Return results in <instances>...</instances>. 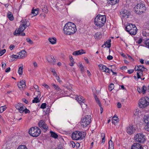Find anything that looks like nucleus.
<instances>
[{
	"mask_svg": "<svg viewBox=\"0 0 149 149\" xmlns=\"http://www.w3.org/2000/svg\"><path fill=\"white\" fill-rule=\"evenodd\" d=\"M77 30L75 25L72 22L66 23L63 29L64 33L68 35L74 34Z\"/></svg>",
	"mask_w": 149,
	"mask_h": 149,
	"instance_id": "obj_1",
	"label": "nucleus"
},
{
	"mask_svg": "<svg viewBox=\"0 0 149 149\" xmlns=\"http://www.w3.org/2000/svg\"><path fill=\"white\" fill-rule=\"evenodd\" d=\"M120 15L122 18L127 19L131 16V13L128 10L122 9L120 12Z\"/></svg>",
	"mask_w": 149,
	"mask_h": 149,
	"instance_id": "obj_7",
	"label": "nucleus"
},
{
	"mask_svg": "<svg viewBox=\"0 0 149 149\" xmlns=\"http://www.w3.org/2000/svg\"><path fill=\"white\" fill-rule=\"evenodd\" d=\"M7 17L11 21H12L14 19L13 16L11 13L9 11L7 14Z\"/></svg>",
	"mask_w": 149,
	"mask_h": 149,
	"instance_id": "obj_27",
	"label": "nucleus"
},
{
	"mask_svg": "<svg viewBox=\"0 0 149 149\" xmlns=\"http://www.w3.org/2000/svg\"><path fill=\"white\" fill-rule=\"evenodd\" d=\"M135 12L137 14L141 15L146 10V7L143 2H140L137 4L134 8Z\"/></svg>",
	"mask_w": 149,
	"mask_h": 149,
	"instance_id": "obj_3",
	"label": "nucleus"
},
{
	"mask_svg": "<svg viewBox=\"0 0 149 149\" xmlns=\"http://www.w3.org/2000/svg\"><path fill=\"white\" fill-rule=\"evenodd\" d=\"M46 103H43L41 105L40 108L42 109H44L46 107Z\"/></svg>",
	"mask_w": 149,
	"mask_h": 149,
	"instance_id": "obj_48",
	"label": "nucleus"
},
{
	"mask_svg": "<svg viewBox=\"0 0 149 149\" xmlns=\"http://www.w3.org/2000/svg\"><path fill=\"white\" fill-rule=\"evenodd\" d=\"M80 137L77 131L74 132L72 135V138L73 140H77L80 139Z\"/></svg>",
	"mask_w": 149,
	"mask_h": 149,
	"instance_id": "obj_12",
	"label": "nucleus"
},
{
	"mask_svg": "<svg viewBox=\"0 0 149 149\" xmlns=\"http://www.w3.org/2000/svg\"><path fill=\"white\" fill-rule=\"evenodd\" d=\"M40 130L38 127H34L31 128L29 130V134L33 137H37L40 134Z\"/></svg>",
	"mask_w": 149,
	"mask_h": 149,
	"instance_id": "obj_4",
	"label": "nucleus"
},
{
	"mask_svg": "<svg viewBox=\"0 0 149 149\" xmlns=\"http://www.w3.org/2000/svg\"><path fill=\"white\" fill-rule=\"evenodd\" d=\"M84 50L83 49H81L77 51H76L74 52L72 54L74 56H77L79 55H81L83 54H85L86 53L85 52H84Z\"/></svg>",
	"mask_w": 149,
	"mask_h": 149,
	"instance_id": "obj_18",
	"label": "nucleus"
},
{
	"mask_svg": "<svg viewBox=\"0 0 149 149\" xmlns=\"http://www.w3.org/2000/svg\"><path fill=\"white\" fill-rule=\"evenodd\" d=\"M135 131V128L133 125H130L127 128V132L129 134H133Z\"/></svg>",
	"mask_w": 149,
	"mask_h": 149,
	"instance_id": "obj_13",
	"label": "nucleus"
},
{
	"mask_svg": "<svg viewBox=\"0 0 149 149\" xmlns=\"http://www.w3.org/2000/svg\"><path fill=\"white\" fill-rule=\"evenodd\" d=\"M145 46L149 49V39L145 40L143 42Z\"/></svg>",
	"mask_w": 149,
	"mask_h": 149,
	"instance_id": "obj_35",
	"label": "nucleus"
},
{
	"mask_svg": "<svg viewBox=\"0 0 149 149\" xmlns=\"http://www.w3.org/2000/svg\"><path fill=\"white\" fill-rule=\"evenodd\" d=\"M131 149H143L142 146L139 143H134L132 146Z\"/></svg>",
	"mask_w": 149,
	"mask_h": 149,
	"instance_id": "obj_14",
	"label": "nucleus"
},
{
	"mask_svg": "<svg viewBox=\"0 0 149 149\" xmlns=\"http://www.w3.org/2000/svg\"><path fill=\"white\" fill-rule=\"evenodd\" d=\"M25 108V107H20L21 109H19L18 110L21 113H23L24 112V110Z\"/></svg>",
	"mask_w": 149,
	"mask_h": 149,
	"instance_id": "obj_46",
	"label": "nucleus"
},
{
	"mask_svg": "<svg viewBox=\"0 0 149 149\" xmlns=\"http://www.w3.org/2000/svg\"><path fill=\"white\" fill-rule=\"evenodd\" d=\"M145 128L146 130L149 131V124H146V125L145 126Z\"/></svg>",
	"mask_w": 149,
	"mask_h": 149,
	"instance_id": "obj_57",
	"label": "nucleus"
},
{
	"mask_svg": "<svg viewBox=\"0 0 149 149\" xmlns=\"http://www.w3.org/2000/svg\"><path fill=\"white\" fill-rule=\"evenodd\" d=\"M138 66L139 72H137L136 74L138 79H139L141 78V77L142 76L143 72L146 71L147 69L143 65H139Z\"/></svg>",
	"mask_w": 149,
	"mask_h": 149,
	"instance_id": "obj_10",
	"label": "nucleus"
},
{
	"mask_svg": "<svg viewBox=\"0 0 149 149\" xmlns=\"http://www.w3.org/2000/svg\"><path fill=\"white\" fill-rule=\"evenodd\" d=\"M105 15H98L95 18V24L97 27L100 28L103 26L106 21Z\"/></svg>",
	"mask_w": 149,
	"mask_h": 149,
	"instance_id": "obj_2",
	"label": "nucleus"
},
{
	"mask_svg": "<svg viewBox=\"0 0 149 149\" xmlns=\"http://www.w3.org/2000/svg\"><path fill=\"white\" fill-rule=\"evenodd\" d=\"M76 99L79 103H81L83 100H85L84 99L83 97L80 96H79L76 97Z\"/></svg>",
	"mask_w": 149,
	"mask_h": 149,
	"instance_id": "obj_33",
	"label": "nucleus"
},
{
	"mask_svg": "<svg viewBox=\"0 0 149 149\" xmlns=\"http://www.w3.org/2000/svg\"><path fill=\"white\" fill-rule=\"evenodd\" d=\"M21 22L22 23L21 24H23L26 27L29 26L30 25V23L29 24H27V22L26 19H22Z\"/></svg>",
	"mask_w": 149,
	"mask_h": 149,
	"instance_id": "obj_32",
	"label": "nucleus"
},
{
	"mask_svg": "<svg viewBox=\"0 0 149 149\" xmlns=\"http://www.w3.org/2000/svg\"><path fill=\"white\" fill-rule=\"evenodd\" d=\"M26 40L27 42H28L30 44H32L33 43V42L32 40H31L29 38H26Z\"/></svg>",
	"mask_w": 149,
	"mask_h": 149,
	"instance_id": "obj_47",
	"label": "nucleus"
},
{
	"mask_svg": "<svg viewBox=\"0 0 149 149\" xmlns=\"http://www.w3.org/2000/svg\"><path fill=\"white\" fill-rule=\"evenodd\" d=\"M27 56L26 52L24 50H22L19 52V58H23Z\"/></svg>",
	"mask_w": 149,
	"mask_h": 149,
	"instance_id": "obj_16",
	"label": "nucleus"
},
{
	"mask_svg": "<svg viewBox=\"0 0 149 149\" xmlns=\"http://www.w3.org/2000/svg\"><path fill=\"white\" fill-rule=\"evenodd\" d=\"M118 117L114 115V116L113 117L112 119V123L113 124H114L115 125V123L118 122Z\"/></svg>",
	"mask_w": 149,
	"mask_h": 149,
	"instance_id": "obj_29",
	"label": "nucleus"
},
{
	"mask_svg": "<svg viewBox=\"0 0 149 149\" xmlns=\"http://www.w3.org/2000/svg\"><path fill=\"white\" fill-rule=\"evenodd\" d=\"M79 133V136L80 137V139H83V138L85 137L86 135L84 134V132H80L79 131H77Z\"/></svg>",
	"mask_w": 149,
	"mask_h": 149,
	"instance_id": "obj_31",
	"label": "nucleus"
},
{
	"mask_svg": "<svg viewBox=\"0 0 149 149\" xmlns=\"http://www.w3.org/2000/svg\"><path fill=\"white\" fill-rule=\"evenodd\" d=\"M142 89V93H143V94H145L147 90V88L146 86L144 85L143 86Z\"/></svg>",
	"mask_w": 149,
	"mask_h": 149,
	"instance_id": "obj_37",
	"label": "nucleus"
},
{
	"mask_svg": "<svg viewBox=\"0 0 149 149\" xmlns=\"http://www.w3.org/2000/svg\"><path fill=\"white\" fill-rule=\"evenodd\" d=\"M24 112L26 114L27 113H30V111L28 109H27V108H25L24 109Z\"/></svg>",
	"mask_w": 149,
	"mask_h": 149,
	"instance_id": "obj_52",
	"label": "nucleus"
},
{
	"mask_svg": "<svg viewBox=\"0 0 149 149\" xmlns=\"http://www.w3.org/2000/svg\"><path fill=\"white\" fill-rule=\"evenodd\" d=\"M134 70L132 69L129 70H128V72L129 74H131L133 73Z\"/></svg>",
	"mask_w": 149,
	"mask_h": 149,
	"instance_id": "obj_62",
	"label": "nucleus"
},
{
	"mask_svg": "<svg viewBox=\"0 0 149 149\" xmlns=\"http://www.w3.org/2000/svg\"><path fill=\"white\" fill-rule=\"evenodd\" d=\"M148 97H145L141 98L139 100V106L141 108H145L149 104V102L148 101Z\"/></svg>",
	"mask_w": 149,
	"mask_h": 149,
	"instance_id": "obj_6",
	"label": "nucleus"
},
{
	"mask_svg": "<svg viewBox=\"0 0 149 149\" xmlns=\"http://www.w3.org/2000/svg\"><path fill=\"white\" fill-rule=\"evenodd\" d=\"M110 71V70L107 67H106V68L105 69V70L104 71L107 72L109 73Z\"/></svg>",
	"mask_w": 149,
	"mask_h": 149,
	"instance_id": "obj_61",
	"label": "nucleus"
},
{
	"mask_svg": "<svg viewBox=\"0 0 149 149\" xmlns=\"http://www.w3.org/2000/svg\"><path fill=\"white\" fill-rule=\"evenodd\" d=\"M42 11L45 13H47L48 12L47 7L46 6H43L42 7Z\"/></svg>",
	"mask_w": 149,
	"mask_h": 149,
	"instance_id": "obj_39",
	"label": "nucleus"
},
{
	"mask_svg": "<svg viewBox=\"0 0 149 149\" xmlns=\"http://www.w3.org/2000/svg\"><path fill=\"white\" fill-rule=\"evenodd\" d=\"M114 87L113 84L111 83L109 86V89L110 91H111L113 89Z\"/></svg>",
	"mask_w": 149,
	"mask_h": 149,
	"instance_id": "obj_40",
	"label": "nucleus"
},
{
	"mask_svg": "<svg viewBox=\"0 0 149 149\" xmlns=\"http://www.w3.org/2000/svg\"><path fill=\"white\" fill-rule=\"evenodd\" d=\"M135 26L134 24H129L125 27V30L127 31L130 30L132 29L133 28L134 26Z\"/></svg>",
	"mask_w": 149,
	"mask_h": 149,
	"instance_id": "obj_20",
	"label": "nucleus"
},
{
	"mask_svg": "<svg viewBox=\"0 0 149 149\" xmlns=\"http://www.w3.org/2000/svg\"><path fill=\"white\" fill-rule=\"evenodd\" d=\"M17 149H27V148L26 146L23 145L19 146Z\"/></svg>",
	"mask_w": 149,
	"mask_h": 149,
	"instance_id": "obj_44",
	"label": "nucleus"
},
{
	"mask_svg": "<svg viewBox=\"0 0 149 149\" xmlns=\"http://www.w3.org/2000/svg\"><path fill=\"white\" fill-rule=\"evenodd\" d=\"M15 47V46L13 45H11L9 47V48L11 50H12Z\"/></svg>",
	"mask_w": 149,
	"mask_h": 149,
	"instance_id": "obj_63",
	"label": "nucleus"
},
{
	"mask_svg": "<svg viewBox=\"0 0 149 149\" xmlns=\"http://www.w3.org/2000/svg\"><path fill=\"white\" fill-rule=\"evenodd\" d=\"M6 52L5 49H2L1 51H0V56H1L4 54Z\"/></svg>",
	"mask_w": 149,
	"mask_h": 149,
	"instance_id": "obj_50",
	"label": "nucleus"
},
{
	"mask_svg": "<svg viewBox=\"0 0 149 149\" xmlns=\"http://www.w3.org/2000/svg\"><path fill=\"white\" fill-rule=\"evenodd\" d=\"M112 137H111V139L109 141V149H114V144L113 141L111 140Z\"/></svg>",
	"mask_w": 149,
	"mask_h": 149,
	"instance_id": "obj_25",
	"label": "nucleus"
},
{
	"mask_svg": "<svg viewBox=\"0 0 149 149\" xmlns=\"http://www.w3.org/2000/svg\"><path fill=\"white\" fill-rule=\"evenodd\" d=\"M143 121L147 124H149V116H144Z\"/></svg>",
	"mask_w": 149,
	"mask_h": 149,
	"instance_id": "obj_24",
	"label": "nucleus"
},
{
	"mask_svg": "<svg viewBox=\"0 0 149 149\" xmlns=\"http://www.w3.org/2000/svg\"><path fill=\"white\" fill-rule=\"evenodd\" d=\"M7 108L5 106H1L0 107V113L3 112Z\"/></svg>",
	"mask_w": 149,
	"mask_h": 149,
	"instance_id": "obj_38",
	"label": "nucleus"
},
{
	"mask_svg": "<svg viewBox=\"0 0 149 149\" xmlns=\"http://www.w3.org/2000/svg\"><path fill=\"white\" fill-rule=\"evenodd\" d=\"M49 41L52 44H54L56 42V38H49L48 39Z\"/></svg>",
	"mask_w": 149,
	"mask_h": 149,
	"instance_id": "obj_26",
	"label": "nucleus"
},
{
	"mask_svg": "<svg viewBox=\"0 0 149 149\" xmlns=\"http://www.w3.org/2000/svg\"><path fill=\"white\" fill-rule=\"evenodd\" d=\"M38 125L42 129L44 130L45 131L47 130L48 128V127L43 120H41L39 122Z\"/></svg>",
	"mask_w": 149,
	"mask_h": 149,
	"instance_id": "obj_11",
	"label": "nucleus"
},
{
	"mask_svg": "<svg viewBox=\"0 0 149 149\" xmlns=\"http://www.w3.org/2000/svg\"><path fill=\"white\" fill-rule=\"evenodd\" d=\"M111 41V39L108 40L107 41L105 42L104 44V45L106 47L108 48H110L111 46V44L110 43Z\"/></svg>",
	"mask_w": 149,
	"mask_h": 149,
	"instance_id": "obj_22",
	"label": "nucleus"
},
{
	"mask_svg": "<svg viewBox=\"0 0 149 149\" xmlns=\"http://www.w3.org/2000/svg\"><path fill=\"white\" fill-rule=\"evenodd\" d=\"M52 85L54 87L55 90H56L57 91H59L61 90V89L58 86L56 85L55 84L52 83Z\"/></svg>",
	"mask_w": 149,
	"mask_h": 149,
	"instance_id": "obj_36",
	"label": "nucleus"
},
{
	"mask_svg": "<svg viewBox=\"0 0 149 149\" xmlns=\"http://www.w3.org/2000/svg\"><path fill=\"white\" fill-rule=\"evenodd\" d=\"M26 27V26H24L23 25L21 24L19 28L18 29H17L14 32V35L16 36H20V33L21 32H23Z\"/></svg>",
	"mask_w": 149,
	"mask_h": 149,
	"instance_id": "obj_9",
	"label": "nucleus"
},
{
	"mask_svg": "<svg viewBox=\"0 0 149 149\" xmlns=\"http://www.w3.org/2000/svg\"><path fill=\"white\" fill-rule=\"evenodd\" d=\"M37 92L38 93V95L36 97L34 98V99L32 100V102L33 103H37L40 102L38 97H40V93L38 91H37Z\"/></svg>",
	"mask_w": 149,
	"mask_h": 149,
	"instance_id": "obj_19",
	"label": "nucleus"
},
{
	"mask_svg": "<svg viewBox=\"0 0 149 149\" xmlns=\"http://www.w3.org/2000/svg\"><path fill=\"white\" fill-rule=\"evenodd\" d=\"M47 60L49 62L53 65H54L56 62V59L54 58V57L52 56H49L48 58L47 57Z\"/></svg>",
	"mask_w": 149,
	"mask_h": 149,
	"instance_id": "obj_17",
	"label": "nucleus"
},
{
	"mask_svg": "<svg viewBox=\"0 0 149 149\" xmlns=\"http://www.w3.org/2000/svg\"><path fill=\"white\" fill-rule=\"evenodd\" d=\"M119 0H108L107 3L111 5H113L118 3Z\"/></svg>",
	"mask_w": 149,
	"mask_h": 149,
	"instance_id": "obj_21",
	"label": "nucleus"
},
{
	"mask_svg": "<svg viewBox=\"0 0 149 149\" xmlns=\"http://www.w3.org/2000/svg\"><path fill=\"white\" fill-rule=\"evenodd\" d=\"M91 117L90 116L86 115L81 119V122L80 124L83 127H87L90 124L91 122Z\"/></svg>",
	"mask_w": 149,
	"mask_h": 149,
	"instance_id": "obj_5",
	"label": "nucleus"
},
{
	"mask_svg": "<svg viewBox=\"0 0 149 149\" xmlns=\"http://www.w3.org/2000/svg\"><path fill=\"white\" fill-rule=\"evenodd\" d=\"M33 65L34 67L35 68H37L38 67V65L37 63L35 61H33Z\"/></svg>",
	"mask_w": 149,
	"mask_h": 149,
	"instance_id": "obj_59",
	"label": "nucleus"
},
{
	"mask_svg": "<svg viewBox=\"0 0 149 149\" xmlns=\"http://www.w3.org/2000/svg\"><path fill=\"white\" fill-rule=\"evenodd\" d=\"M79 67L81 69V72H83L84 70V68L82 64H80Z\"/></svg>",
	"mask_w": 149,
	"mask_h": 149,
	"instance_id": "obj_49",
	"label": "nucleus"
},
{
	"mask_svg": "<svg viewBox=\"0 0 149 149\" xmlns=\"http://www.w3.org/2000/svg\"><path fill=\"white\" fill-rule=\"evenodd\" d=\"M142 40L143 39L141 38H139L137 41V42L139 44H140L142 42Z\"/></svg>",
	"mask_w": 149,
	"mask_h": 149,
	"instance_id": "obj_55",
	"label": "nucleus"
},
{
	"mask_svg": "<svg viewBox=\"0 0 149 149\" xmlns=\"http://www.w3.org/2000/svg\"><path fill=\"white\" fill-rule=\"evenodd\" d=\"M94 97L97 103L98 104L99 106L100 107H101V102L99 100L98 98L97 97V95H95V94H94Z\"/></svg>",
	"mask_w": 149,
	"mask_h": 149,
	"instance_id": "obj_34",
	"label": "nucleus"
},
{
	"mask_svg": "<svg viewBox=\"0 0 149 149\" xmlns=\"http://www.w3.org/2000/svg\"><path fill=\"white\" fill-rule=\"evenodd\" d=\"M39 9L38 8H36L35 9H32L31 11V13L34 16H36L38 13Z\"/></svg>",
	"mask_w": 149,
	"mask_h": 149,
	"instance_id": "obj_30",
	"label": "nucleus"
},
{
	"mask_svg": "<svg viewBox=\"0 0 149 149\" xmlns=\"http://www.w3.org/2000/svg\"><path fill=\"white\" fill-rule=\"evenodd\" d=\"M148 29L147 30H146V31H143L142 33H143V35L144 36H147L148 34L147 33V32H148L147 31H148Z\"/></svg>",
	"mask_w": 149,
	"mask_h": 149,
	"instance_id": "obj_54",
	"label": "nucleus"
},
{
	"mask_svg": "<svg viewBox=\"0 0 149 149\" xmlns=\"http://www.w3.org/2000/svg\"><path fill=\"white\" fill-rule=\"evenodd\" d=\"M101 136L102 137H103L102 139V142L104 143L105 141V134L104 133H102L101 134Z\"/></svg>",
	"mask_w": 149,
	"mask_h": 149,
	"instance_id": "obj_45",
	"label": "nucleus"
},
{
	"mask_svg": "<svg viewBox=\"0 0 149 149\" xmlns=\"http://www.w3.org/2000/svg\"><path fill=\"white\" fill-rule=\"evenodd\" d=\"M137 90L138 91L139 93H142V89L141 88H140L139 87H138L137 88Z\"/></svg>",
	"mask_w": 149,
	"mask_h": 149,
	"instance_id": "obj_64",
	"label": "nucleus"
},
{
	"mask_svg": "<svg viewBox=\"0 0 149 149\" xmlns=\"http://www.w3.org/2000/svg\"><path fill=\"white\" fill-rule=\"evenodd\" d=\"M70 146H72V147L74 148L75 147V144L73 141H71Z\"/></svg>",
	"mask_w": 149,
	"mask_h": 149,
	"instance_id": "obj_53",
	"label": "nucleus"
},
{
	"mask_svg": "<svg viewBox=\"0 0 149 149\" xmlns=\"http://www.w3.org/2000/svg\"><path fill=\"white\" fill-rule=\"evenodd\" d=\"M107 58L108 60H110L112 59L113 58V57L112 56L109 55L107 56Z\"/></svg>",
	"mask_w": 149,
	"mask_h": 149,
	"instance_id": "obj_60",
	"label": "nucleus"
},
{
	"mask_svg": "<svg viewBox=\"0 0 149 149\" xmlns=\"http://www.w3.org/2000/svg\"><path fill=\"white\" fill-rule=\"evenodd\" d=\"M17 85L19 88L20 89V90H22L23 89V87L19 83L17 84Z\"/></svg>",
	"mask_w": 149,
	"mask_h": 149,
	"instance_id": "obj_58",
	"label": "nucleus"
},
{
	"mask_svg": "<svg viewBox=\"0 0 149 149\" xmlns=\"http://www.w3.org/2000/svg\"><path fill=\"white\" fill-rule=\"evenodd\" d=\"M51 134V137L53 138L54 139H57L58 137V135L55 132L50 131V132Z\"/></svg>",
	"mask_w": 149,
	"mask_h": 149,
	"instance_id": "obj_28",
	"label": "nucleus"
},
{
	"mask_svg": "<svg viewBox=\"0 0 149 149\" xmlns=\"http://www.w3.org/2000/svg\"><path fill=\"white\" fill-rule=\"evenodd\" d=\"M94 36L95 38L97 40L100 39L102 37V35L100 32H97L95 33L94 35Z\"/></svg>",
	"mask_w": 149,
	"mask_h": 149,
	"instance_id": "obj_23",
	"label": "nucleus"
},
{
	"mask_svg": "<svg viewBox=\"0 0 149 149\" xmlns=\"http://www.w3.org/2000/svg\"><path fill=\"white\" fill-rule=\"evenodd\" d=\"M127 32L132 35H135L137 33V28L135 26H134L133 28L131 30H130L129 31Z\"/></svg>",
	"mask_w": 149,
	"mask_h": 149,
	"instance_id": "obj_15",
	"label": "nucleus"
},
{
	"mask_svg": "<svg viewBox=\"0 0 149 149\" xmlns=\"http://www.w3.org/2000/svg\"><path fill=\"white\" fill-rule=\"evenodd\" d=\"M85 100L84 101V100H83V101H82V102L80 103V104L81 106L82 107H87V105L86 104H85Z\"/></svg>",
	"mask_w": 149,
	"mask_h": 149,
	"instance_id": "obj_43",
	"label": "nucleus"
},
{
	"mask_svg": "<svg viewBox=\"0 0 149 149\" xmlns=\"http://www.w3.org/2000/svg\"><path fill=\"white\" fill-rule=\"evenodd\" d=\"M18 72L19 75H21L23 73V66L19 67Z\"/></svg>",
	"mask_w": 149,
	"mask_h": 149,
	"instance_id": "obj_41",
	"label": "nucleus"
},
{
	"mask_svg": "<svg viewBox=\"0 0 149 149\" xmlns=\"http://www.w3.org/2000/svg\"><path fill=\"white\" fill-rule=\"evenodd\" d=\"M12 58L15 59H19V55H16L13 54L11 56Z\"/></svg>",
	"mask_w": 149,
	"mask_h": 149,
	"instance_id": "obj_51",
	"label": "nucleus"
},
{
	"mask_svg": "<svg viewBox=\"0 0 149 149\" xmlns=\"http://www.w3.org/2000/svg\"><path fill=\"white\" fill-rule=\"evenodd\" d=\"M145 136L143 134H137L135 137V140L136 142L140 143H143L145 141Z\"/></svg>",
	"mask_w": 149,
	"mask_h": 149,
	"instance_id": "obj_8",
	"label": "nucleus"
},
{
	"mask_svg": "<svg viewBox=\"0 0 149 149\" xmlns=\"http://www.w3.org/2000/svg\"><path fill=\"white\" fill-rule=\"evenodd\" d=\"M20 84L24 87L26 86V81L24 80H22L19 82Z\"/></svg>",
	"mask_w": 149,
	"mask_h": 149,
	"instance_id": "obj_42",
	"label": "nucleus"
},
{
	"mask_svg": "<svg viewBox=\"0 0 149 149\" xmlns=\"http://www.w3.org/2000/svg\"><path fill=\"white\" fill-rule=\"evenodd\" d=\"M56 79L60 84H62V81L60 79V78L59 77H57V78H56Z\"/></svg>",
	"mask_w": 149,
	"mask_h": 149,
	"instance_id": "obj_56",
	"label": "nucleus"
}]
</instances>
